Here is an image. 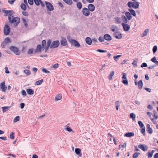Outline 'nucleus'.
Segmentation results:
<instances>
[{
	"instance_id": "obj_1",
	"label": "nucleus",
	"mask_w": 158,
	"mask_h": 158,
	"mask_svg": "<svg viewBox=\"0 0 158 158\" xmlns=\"http://www.w3.org/2000/svg\"><path fill=\"white\" fill-rule=\"evenodd\" d=\"M8 20L11 23H14L16 26L19 23L20 19L18 17H15L12 14L10 13L8 15Z\"/></svg>"
},
{
	"instance_id": "obj_2",
	"label": "nucleus",
	"mask_w": 158,
	"mask_h": 158,
	"mask_svg": "<svg viewBox=\"0 0 158 158\" xmlns=\"http://www.w3.org/2000/svg\"><path fill=\"white\" fill-rule=\"evenodd\" d=\"M139 3L137 2H129L127 3L128 6L130 8L137 9L139 8Z\"/></svg>"
},
{
	"instance_id": "obj_3",
	"label": "nucleus",
	"mask_w": 158,
	"mask_h": 158,
	"mask_svg": "<svg viewBox=\"0 0 158 158\" xmlns=\"http://www.w3.org/2000/svg\"><path fill=\"white\" fill-rule=\"evenodd\" d=\"M45 4L47 8V10L48 12V13L49 15L50 14V12L49 11H52L54 10V7L53 5L49 2L45 1Z\"/></svg>"
},
{
	"instance_id": "obj_4",
	"label": "nucleus",
	"mask_w": 158,
	"mask_h": 158,
	"mask_svg": "<svg viewBox=\"0 0 158 158\" xmlns=\"http://www.w3.org/2000/svg\"><path fill=\"white\" fill-rule=\"evenodd\" d=\"M10 49L12 52H13L15 54L19 55L20 54V52H19L18 48L16 47L11 46L10 47Z\"/></svg>"
},
{
	"instance_id": "obj_5",
	"label": "nucleus",
	"mask_w": 158,
	"mask_h": 158,
	"mask_svg": "<svg viewBox=\"0 0 158 158\" xmlns=\"http://www.w3.org/2000/svg\"><path fill=\"white\" fill-rule=\"evenodd\" d=\"M10 31V28L9 26L7 24H5L4 28V34L5 35H8Z\"/></svg>"
},
{
	"instance_id": "obj_6",
	"label": "nucleus",
	"mask_w": 158,
	"mask_h": 158,
	"mask_svg": "<svg viewBox=\"0 0 158 158\" xmlns=\"http://www.w3.org/2000/svg\"><path fill=\"white\" fill-rule=\"evenodd\" d=\"M60 42L58 40H56L52 42L50 45V48H54L57 47L59 45Z\"/></svg>"
},
{
	"instance_id": "obj_7",
	"label": "nucleus",
	"mask_w": 158,
	"mask_h": 158,
	"mask_svg": "<svg viewBox=\"0 0 158 158\" xmlns=\"http://www.w3.org/2000/svg\"><path fill=\"white\" fill-rule=\"evenodd\" d=\"M83 14L85 16H89L90 14V12L89 10L86 7L83 8L82 11Z\"/></svg>"
},
{
	"instance_id": "obj_8",
	"label": "nucleus",
	"mask_w": 158,
	"mask_h": 158,
	"mask_svg": "<svg viewBox=\"0 0 158 158\" xmlns=\"http://www.w3.org/2000/svg\"><path fill=\"white\" fill-rule=\"evenodd\" d=\"M69 41L71 43L72 45H73L75 47L78 48L80 46V45L79 42L76 40H69Z\"/></svg>"
},
{
	"instance_id": "obj_9",
	"label": "nucleus",
	"mask_w": 158,
	"mask_h": 158,
	"mask_svg": "<svg viewBox=\"0 0 158 158\" xmlns=\"http://www.w3.org/2000/svg\"><path fill=\"white\" fill-rule=\"evenodd\" d=\"M114 36L116 39H120L122 38V34L119 31H116L113 34Z\"/></svg>"
},
{
	"instance_id": "obj_10",
	"label": "nucleus",
	"mask_w": 158,
	"mask_h": 158,
	"mask_svg": "<svg viewBox=\"0 0 158 158\" xmlns=\"http://www.w3.org/2000/svg\"><path fill=\"white\" fill-rule=\"evenodd\" d=\"M121 25L123 27L124 30L125 31H127L129 30L130 27L128 24L122 23Z\"/></svg>"
},
{
	"instance_id": "obj_11",
	"label": "nucleus",
	"mask_w": 158,
	"mask_h": 158,
	"mask_svg": "<svg viewBox=\"0 0 158 158\" xmlns=\"http://www.w3.org/2000/svg\"><path fill=\"white\" fill-rule=\"evenodd\" d=\"M0 89L2 92H6L7 89V87L5 85V82H3L0 84Z\"/></svg>"
},
{
	"instance_id": "obj_12",
	"label": "nucleus",
	"mask_w": 158,
	"mask_h": 158,
	"mask_svg": "<svg viewBox=\"0 0 158 158\" xmlns=\"http://www.w3.org/2000/svg\"><path fill=\"white\" fill-rule=\"evenodd\" d=\"M43 48L40 45H38L36 47L35 50H34V53L36 52L41 53L42 52L41 49Z\"/></svg>"
},
{
	"instance_id": "obj_13",
	"label": "nucleus",
	"mask_w": 158,
	"mask_h": 158,
	"mask_svg": "<svg viewBox=\"0 0 158 158\" xmlns=\"http://www.w3.org/2000/svg\"><path fill=\"white\" fill-rule=\"evenodd\" d=\"M138 147L143 151H145L148 149L147 146H144V145L143 144H139L138 145Z\"/></svg>"
},
{
	"instance_id": "obj_14",
	"label": "nucleus",
	"mask_w": 158,
	"mask_h": 158,
	"mask_svg": "<svg viewBox=\"0 0 158 158\" xmlns=\"http://www.w3.org/2000/svg\"><path fill=\"white\" fill-rule=\"evenodd\" d=\"M88 7L89 11L91 12H93L94 11L95 9L94 6L91 4H89L88 6Z\"/></svg>"
},
{
	"instance_id": "obj_15",
	"label": "nucleus",
	"mask_w": 158,
	"mask_h": 158,
	"mask_svg": "<svg viewBox=\"0 0 158 158\" xmlns=\"http://www.w3.org/2000/svg\"><path fill=\"white\" fill-rule=\"evenodd\" d=\"M51 43V41L50 40H48L47 42L46 46L45 47V52H46L48 50L49 47Z\"/></svg>"
},
{
	"instance_id": "obj_16",
	"label": "nucleus",
	"mask_w": 158,
	"mask_h": 158,
	"mask_svg": "<svg viewBox=\"0 0 158 158\" xmlns=\"http://www.w3.org/2000/svg\"><path fill=\"white\" fill-rule=\"evenodd\" d=\"M105 40L107 41H110L112 40V37L110 35L108 34H105L104 35Z\"/></svg>"
},
{
	"instance_id": "obj_17",
	"label": "nucleus",
	"mask_w": 158,
	"mask_h": 158,
	"mask_svg": "<svg viewBox=\"0 0 158 158\" xmlns=\"http://www.w3.org/2000/svg\"><path fill=\"white\" fill-rule=\"evenodd\" d=\"M60 43L62 46H65L67 44V41L66 39L64 38H62L60 41Z\"/></svg>"
},
{
	"instance_id": "obj_18",
	"label": "nucleus",
	"mask_w": 158,
	"mask_h": 158,
	"mask_svg": "<svg viewBox=\"0 0 158 158\" xmlns=\"http://www.w3.org/2000/svg\"><path fill=\"white\" fill-rule=\"evenodd\" d=\"M147 131H148V132L150 134H152L153 132V130L152 128H151L150 127V124H148L147 125Z\"/></svg>"
},
{
	"instance_id": "obj_19",
	"label": "nucleus",
	"mask_w": 158,
	"mask_h": 158,
	"mask_svg": "<svg viewBox=\"0 0 158 158\" xmlns=\"http://www.w3.org/2000/svg\"><path fill=\"white\" fill-rule=\"evenodd\" d=\"M62 97V95L61 94H58L56 96L55 100L56 101H57L60 100Z\"/></svg>"
},
{
	"instance_id": "obj_20",
	"label": "nucleus",
	"mask_w": 158,
	"mask_h": 158,
	"mask_svg": "<svg viewBox=\"0 0 158 158\" xmlns=\"http://www.w3.org/2000/svg\"><path fill=\"white\" fill-rule=\"evenodd\" d=\"M125 15H126L125 16L128 20H130L132 19V17L131 16L130 13L129 12H126L125 13Z\"/></svg>"
},
{
	"instance_id": "obj_21",
	"label": "nucleus",
	"mask_w": 158,
	"mask_h": 158,
	"mask_svg": "<svg viewBox=\"0 0 158 158\" xmlns=\"http://www.w3.org/2000/svg\"><path fill=\"white\" fill-rule=\"evenodd\" d=\"M85 41L86 43L89 45H90L92 43V40L89 37H87L85 39Z\"/></svg>"
},
{
	"instance_id": "obj_22",
	"label": "nucleus",
	"mask_w": 158,
	"mask_h": 158,
	"mask_svg": "<svg viewBox=\"0 0 158 158\" xmlns=\"http://www.w3.org/2000/svg\"><path fill=\"white\" fill-rule=\"evenodd\" d=\"M11 107V106H4L2 107V109L3 110V112L4 113L6 112V111L8 110L9 109H10V108Z\"/></svg>"
},
{
	"instance_id": "obj_23",
	"label": "nucleus",
	"mask_w": 158,
	"mask_h": 158,
	"mask_svg": "<svg viewBox=\"0 0 158 158\" xmlns=\"http://www.w3.org/2000/svg\"><path fill=\"white\" fill-rule=\"evenodd\" d=\"M128 10L129 11V12L130 13L131 15L133 16H135L136 15L135 12V11L132 9H128Z\"/></svg>"
},
{
	"instance_id": "obj_24",
	"label": "nucleus",
	"mask_w": 158,
	"mask_h": 158,
	"mask_svg": "<svg viewBox=\"0 0 158 158\" xmlns=\"http://www.w3.org/2000/svg\"><path fill=\"white\" fill-rule=\"evenodd\" d=\"M121 18L123 21L124 22V23H127V19L125 15H122L121 17Z\"/></svg>"
},
{
	"instance_id": "obj_25",
	"label": "nucleus",
	"mask_w": 158,
	"mask_h": 158,
	"mask_svg": "<svg viewBox=\"0 0 158 158\" xmlns=\"http://www.w3.org/2000/svg\"><path fill=\"white\" fill-rule=\"evenodd\" d=\"M3 12H4L6 15H5V16H6L7 15V14L8 15L10 13L12 14V13L14 12V11L12 10H3Z\"/></svg>"
},
{
	"instance_id": "obj_26",
	"label": "nucleus",
	"mask_w": 158,
	"mask_h": 158,
	"mask_svg": "<svg viewBox=\"0 0 158 158\" xmlns=\"http://www.w3.org/2000/svg\"><path fill=\"white\" fill-rule=\"evenodd\" d=\"M138 88L139 89H142L143 87V82L141 80L139 81L138 83Z\"/></svg>"
},
{
	"instance_id": "obj_27",
	"label": "nucleus",
	"mask_w": 158,
	"mask_h": 158,
	"mask_svg": "<svg viewBox=\"0 0 158 158\" xmlns=\"http://www.w3.org/2000/svg\"><path fill=\"white\" fill-rule=\"evenodd\" d=\"M11 42L10 39L8 37L6 38L3 42L4 44H7L8 43H10Z\"/></svg>"
},
{
	"instance_id": "obj_28",
	"label": "nucleus",
	"mask_w": 158,
	"mask_h": 158,
	"mask_svg": "<svg viewBox=\"0 0 158 158\" xmlns=\"http://www.w3.org/2000/svg\"><path fill=\"white\" fill-rule=\"evenodd\" d=\"M149 31V29H147L145 30L143 32L142 35H141V37H143L147 35Z\"/></svg>"
},
{
	"instance_id": "obj_29",
	"label": "nucleus",
	"mask_w": 158,
	"mask_h": 158,
	"mask_svg": "<svg viewBox=\"0 0 158 158\" xmlns=\"http://www.w3.org/2000/svg\"><path fill=\"white\" fill-rule=\"evenodd\" d=\"M26 91L27 94L29 95H32L34 94V91L31 89H27Z\"/></svg>"
},
{
	"instance_id": "obj_30",
	"label": "nucleus",
	"mask_w": 158,
	"mask_h": 158,
	"mask_svg": "<svg viewBox=\"0 0 158 158\" xmlns=\"http://www.w3.org/2000/svg\"><path fill=\"white\" fill-rule=\"evenodd\" d=\"M134 135V133L133 132H128L125 134V136L127 137H131Z\"/></svg>"
},
{
	"instance_id": "obj_31",
	"label": "nucleus",
	"mask_w": 158,
	"mask_h": 158,
	"mask_svg": "<svg viewBox=\"0 0 158 158\" xmlns=\"http://www.w3.org/2000/svg\"><path fill=\"white\" fill-rule=\"evenodd\" d=\"M81 151V150L79 148H76L75 149V153L77 154L78 155L80 156H81L82 155L80 154Z\"/></svg>"
},
{
	"instance_id": "obj_32",
	"label": "nucleus",
	"mask_w": 158,
	"mask_h": 158,
	"mask_svg": "<svg viewBox=\"0 0 158 158\" xmlns=\"http://www.w3.org/2000/svg\"><path fill=\"white\" fill-rule=\"evenodd\" d=\"M111 30L112 31L114 32L115 31H117L118 29L116 26H112L111 27Z\"/></svg>"
},
{
	"instance_id": "obj_33",
	"label": "nucleus",
	"mask_w": 158,
	"mask_h": 158,
	"mask_svg": "<svg viewBox=\"0 0 158 158\" xmlns=\"http://www.w3.org/2000/svg\"><path fill=\"white\" fill-rule=\"evenodd\" d=\"M115 21L117 23H120L121 22V20L119 17H116L114 18Z\"/></svg>"
},
{
	"instance_id": "obj_34",
	"label": "nucleus",
	"mask_w": 158,
	"mask_h": 158,
	"mask_svg": "<svg viewBox=\"0 0 158 158\" xmlns=\"http://www.w3.org/2000/svg\"><path fill=\"white\" fill-rule=\"evenodd\" d=\"M44 81L43 79L40 80H38L36 81L35 83V85H41Z\"/></svg>"
},
{
	"instance_id": "obj_35",
	"label": "nucleus",
	"mask_w": 158,
	"mask_h": 158,
	"mask_svg": "<svg viewBox=\"0 0 158 158\" xmlns=\"http://www.w3.org/2000/svg\"><path fill=\"white\" fill-rule=\"evenodd\" d=\"M77 8L79 10H81L82 7V5L81 2H77Z\"/></svg>"
},
{
	"instance_id": "obj_36",
	"label": "nucleus",
	"mask_w": 158,
	"mask_h": 158,
	"mask_svg": "<svg viewBox=\"0 0 158 158\" xmlns=\"http://www.w3.org/2000/svg\"><path fill=\"white\" fill-rule=\"evenodd\" d=\"M63 1L68 4L71 5L73 3V1L72 0H63Z\"/></svg>"
},
{
	"instance_id": "obj_37",
	"label": "nucleus",
	"mask_w": 158,
	"mask_h": 158,
	"mask_svg": "<svg viewBox=\"0 0 158 158\" xmlns=\"http://www.w3.org/2000/svg\"><path fill=\"white\" fill-rule=\"evenodd\" d=\"M122 56L121 55H118L116 56H114L113 58L116 61H117L118 60L119 58Z\"/></svg>"
},
{
	"instance_id": "obj_38",
	"label": "nucleus",
	"mask_w": 158,
	"mask_h": 158,
	"mask_svg": "<svg viewBox=\"0 0 158 158\" xmlns=\"http://www.w3.org/2000/svg\"><path fill=\"white\" fill-rule=\"evenodd\" d=\"M114 71H112L110 73V75L108 76V78L109 80H111L112 78V76L114 75Z\"/></svg>"
},
{
	"instance_id": "obj_39",
	"label": "nucleus",
	"mask_w": 158,
	"mask_h": 158,
	"mask_svg": "<svg viewBox=\"0 0 158 158\" xmlns=\"http://www.w3.org/2000/svg\"><path fill=\"white\" fill-rule=\"evenodd\" d=\"M46 41L45 40H43L42 41V47L43 48V49H44L46 46Z\"/></svg>"
},
{
	"instance_id": "obj_40",
	"label": "nucleus",
	"mask_w": 158,
	"mask_h": 158,
	"mask_svg": "<svg viewBox=\"0 0 158 158\" xmlns=\"http://www.w3.org/2000/svg\"><path fill=\"white\" fill-rule=\"evenodd\" d=\"M20 7L23 10H25L26 9V5L24 3H22L20 5Z\"/></svg>"
},
{
	"instance_id": "obj_41",
	"label": "nucleus",
	"mask_w": 158,
	"mask_h": 158,
	"mask_svg": "<svg viewBox=\"0 0 158 158\" xmlns=\"http://www.w3.org/2000/svg\"><path fill=\"white\" fill-rule=\"evenodd\" d=\"M22 19V20H23V23L24 25L26 27H28V25L27 23V22L25 19H24V18H23Z\"/></svg>"
},
{
	"instance_id": "obj_42",
	"label": "nucleus",
	"mask_w": 158,
	"mask_h": 158,
	"mask_svg": "<svg viewBox=\"0 0 158 158\" xmlns=\"http://www.w3.org/2000/svg\"><path fill=\"white\" fill-rule=\"evenodd\" d=\"M130 117L132 118L133 120L134 121L135 119V115L134 113H131L130 114Z\"/></svg>"
},
{
	"instance_id": "obj_43",
	"label": "nucleus",
	"mask_w": 158,
	"mask_h": 158,
	"mask_svg": "<svg viewBox=\"0 0 158 158\" xmlns=\"http://www.w3.org/2000/svg\"><path fill=\"white\" fill-rule=\"evenodd\" d=\"M140 154L139 152H136L133 154L132 157L133 158H136L138 157V155H140Z\"/></svg>"
},
{
	"instance_id": "obj_44",
	"label": "nucleus",
	"mask_w": 158,
	"mask_h": 158,
	"mask_svg": "<svg viewBox=\"0 0 158 158\" xmlns=\"http://www.w3.org/2000/svg\"><path fill=\"white\" fill-rule=\"evenodd\" d=\"M34 50L33 48H31L29 49L27 53L29 54H31L33 53H34Z\"/></svg>"
},
{
	"instance_id": "obj_45",
	"label": "nucleus",
	"mask_w": 158,
	"mask_h": 158,
	"mask_svg": "<svg viewBox=\"0 0 158 158\" xmlns=\"http://www.w3.org/2000/svg\"><path fill=\"white\" fill-rule=\"evenodd\" d=\"M126 147V143H124L123 145H119V149H120V148H125Z\"/></svg>"
},
{
	"instance_id": "obj_46",
	"label": "nucleus",
	"mask_w": 158,
	"mask_h": 158,
	"mask_svg": "<svg viewBox=\"0 0 158 158\" xmlns=\"http://www.w3.org/2000/svg\"><path fill=\"white\" fill-rule=\"evenodd\" d=\"M24 73L27 76L31 74L30 71L27 69H25L24 70Z\"/></svg>"
},
{
	"instance_id": "obj_47",
	"label": "nucleus",
	"mask_w": 158,
	"mask_h": 158,
	"mask_svg": "<svg viewBox=\"0 0 158 158\" xmlns=\"http://www.w3.org/2000/svg\"><path fill=\"white\" fill-rule=\"evenodd\" d=\"M142 129L141 130V132L143 134V135H145V127L141 128Z\"/></svg>"
},
{
	"instance_id": "obj_48",
	"label": "nucleus",
	"mask_w": 158,
	"mask_h": 158,
	"mask_svg": "<svg viewBox=\"0 0 158 158\" xmlns=\"http://www.w3.org/2000/svg\"><path fill=\"white\" fill-rule=\"evenodd\" d=\"M138 123L141 128L145 127L143 123L140 121H139L138 122Z\"/></svg>"
},
{
	"instance_id": "obj_49",
	"label": "nucleus",
	"mask_w": 158,
	"mask_h": 158,
	"mask_svg": "<svg viewBox=\"0 0 158 158\" xmlns=\"http://www.w3.org/2000/svg\"><path fill=\"white\" fill-rule=\"evenodd\" d=\"M35 4L37 6H39L40 5V3L41 1V0H33Z\"/></svg>"
},
{
	"instance_id": "obj_50",
	"label": "nucleus",
	"mask_w": 158,
	"mask_h": 158,
	"mask_svg": "<svg viewBox=\"0 0 158 158\" xmlns=\"http://www.w3.org/2000/svg\"><path fill=\"white\" fill-rule=\"evenodd\" d=\"M15 134V133L14 132H12L10 133V138L11 139H14L15 138V136H14V135Z\"/></svg>"
},
{
	"instance_id": "obj_51",
	"label": "nucleus",
	"mask_w": 158,
	"mask_h": 158,
	"mask_svg": "<svg viewBox=\"0 0 158 158\" xmlns=\"http://www.w3.org/2000/svg\"><path fill=\"white\" fill-rule=\"evenodd\" d=\"M22 13L23 15L26 16H27L29 15L28 12L26 11L25 10H23L22 11Z\"/></svg>"
},
{
	"instance_id": "obj_52",
	"label": "nucleus",
	"mask_w": 158,
	"mask_h": 158,
	"mask_svg": "<svg viewBox=\"0 0 158 158\" xmlns=\"http://www.w3.org/2000/svg\"><path fill=\"white\" fill-rule=\"evenodd\" d=\"M122 83L125 85H128V81L127 79L123 80L122 81Z\"/></svg>"
},
{
	"instance_id": "obj_53",
	"label": "nucleus",
	"mask_w": 158,
	"mask_h": 158,
	"mask_svg": "<svg viewBox=\"0 0 158 158\" xmlns=\"http://www.w3.org/2000/svg\"><path fill=\"white\" fill-rule=\"evenodd\" d=\"M42 71L44 72L45 73H49L50 72L48 70H47L46 69L44 68H41Z\"/></svg>"
},
{
	"instance_id": "obj_54",
	"label": "nucleus",
	"mask_w": 158,
	"mask_h": 158,
	"mask_svg": "<svg viewBox=\"0 0 158 158\" xmlns=\"http://www.w3.org/2000/svg\"><path fill=\"white\" fill-rule=\"evenodd\" d=\"M19 116H17L14 119V122L15 123L19 121Z\"/></svg>"
},
{
	"instance_id": "obj_55",
	"label": "nucleus",
	"mask_w": 158,
	"mask_h": 158,
	"mask_svg": "<svg viewBox=\"0 0 158 158\" xmlns=\"http://www.w3.org/2000/svg\"><path fill=\"white\" fill-rule=\"evenodd\" d=\"M157 50V46L156 45L154 46L153 48L152 51L153 53H155Z\"/></svg>"
},
{
	"instance_id": "obj_56",
	"label": "nucleus",
	"mask_w": 158,
	"mask_h": 158,
	"mask_svg": "<svg viewBox=\"0 0 158 158\" xmlns=\"http://www.w3.org/2000/svg\"><path fill=\"white\" fill-rule=\"evenodd\" d=\"M104 39L102 37L100 36L98 38V40L101 42H103L104 41Z\"/></svg>"
},
{
	"instance_id": "obj_57",
	"label": "nucleus",
	"mask_w": 158,
	"mask_h": 158,
	"mask_svg": "<svg viewBox=\"0 0 158 158\" xmlns=\"http://www.w3.org/2000/svg\"><path fill=\"white\" fill-rule=\"evenodd\" d=\"M152 155L153 154H152V153L149 152L148 154V158H152Z\"/></svg>"
},
{
	"instance_id": "obj_58",
	"label": "nucleus",
	"mask_w": 158,
	"mask_h": 158,
	"mask_svg": "<svg viewBox=\"0 0 158 158\" xmlns=\"http://www.w3.org/2000/svg\"><path fill=\"white\" fill-rule=\"evenodd\" d=\"M137 61L134 60L132 63V64L135 67H136L137 66Z\"/></svg>"
},
{
	"instance_id": "obj_59",
	"label": "nucleus",
	"mask_w": 158,
	"mask_h": 158,
	"mask_svg": "<svg viewBox=\"0 0 158 158\" xmlns=\"http://www.w3.org/2000/svg\"><path fill=\"white\" fill-rule=\"evenodd\" d=\"M147 67V64L145 63H143L141 65V67L142 68L145 67Z\"/></svg>"
},
{
	"instance_id": "obj_60",
	"label": "nucleus",
	"mask_w": 158,
	"mask_h": 158,
	"mask_svg": "<svg viewBox=\"0 0 158 158\" xmlns=\"http://www.w3.org/2000/svg\"><path fill=\"white\" fill-rule=\"evenodd\" d=\"M122 74H123V77H122V79H123H123H127V77H126V74L125 73H122Z\"/></svg>"
},
{
	"instance_id": "obj_61",
	"label": "nucleus",
	"mask_w": 158,
	"mask_h": 158,
	"mask_svg": "<svg viewBox=\"0 0 158 158\" xmlns=\"http://www.w3.org/2000/svg\"><path fill=\"white\" fill-rule=\"evenodd\" d=\"M66 129L67 131L69 132H71L73 131L72 129L68 126H67L66 127Z\"/></svg>"
},
{
	"instance_id": "obj_62",
	"label": "nucleus",
	"mask_w": 158,
	"mask_h": 158,
	"mask_svg": "<svg viewBox=\"0 0 158 158\" xmlns=\"http://www.w3.org/2000/svg\"><path fill=\"white\" fill-rule=\"evenodd\" d=\"M22 95L24 96L25 97L27 95V94L25 90H23L22 91Z\"/></svg>"
},
{
	"instance_id": "obj_63",
	"label": "nucleus",
	"mask_w": 158,
	"mask_h": 158,
	"mask_svg": "<svg viewBox=\"0 0 158 158\" xmlns=\"http://www.w3.org/2000/svg\"><path fill=\"white\" fill-rule=\"evenodd\" d=\"M33 0H28V3L31 5L33 4Z\"/></svg>"
},
{
	"instance_id": "obj_64",
	"label": "nucleus",
	"mask_w": 158,
	"mask_h": 158,
	"mask_svg": "<svg viewBox=\"0 0 158 158\" xmlns=\"http://www.w3.org/2000/svg\"><path fill=\"white\" fill-rule=\"evenodd\" d=\"M59 67V64L56 63L53 65V68L54 69H56Z\"/></svg>"
}]
</instances>
